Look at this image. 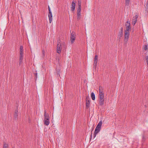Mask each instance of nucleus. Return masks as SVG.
<instances>
[{"instance_id":"nucleus-1","label":"nucleus","mask_w":148,"mask_h":148,"mask_svg":"<svg viewBox=\"0 0 148 148\" xmlns=\"http://www.w3.org/2000/svg\"><path fill=\"white\" fill-rule=\"evenodd\" d=\"M102 125V121H99L97 126H96L94 132V137L95 138L97 134L99 133L101 129V126Z\"/></svg>"},{"instance_id":"nucleus-2","label":"nucleus","mask_w":148,"mask_h":148,"mask_svg":"<svg viewBox=\"0 0 148 148\" xmlns=\"http://www.w3.org/2000/svg\"><path fill=\"white\" fill-rule=\"evenodd\" d=\"M130 36V32L128 31H125L124 38V43L126 44Z\"/></svg>"},{"instance_id":"nucleus-3","label":"nucleus","mask_w":148,"mask_h":148,"mask_svg":"<svg viewBox=\"0 0 148 148\" xmlns=\"http://www.w3.org/2000/svg\"><path fill=\"white\" fill-rule=\"evenodd\" d=\"M102 87L101 86L99 87V103L100 106H102Z\"/></svg>"},{"instance_id":"nucleus-4","label":"nucleus","mask_w":148,"mask_h":148,"mask_svg":"<svg viewBox=\"0 0 148 148\" xmlns=\"http://www.w3.org/2000/svg\"><path fill=\"white\" fill-rule=\"evenodd\" d=\"M48 10L49 11V13L48 14V17L49 18V23H51L52 21L53 18H52V13L50 10V8L49 6H48Z\"/></svg>"},{"instance_id":"nucleus-5","label":"nucleus","mask_w":148,"mask_h":148,"mask_svg":"<svg viewBox=\"0 0 148 148\" xmlns=\"http://www.w3.org/2000/svg\"><path fill=\"white\" fill-rule=\"evenodd\" d=\"M75 34L74 32H72L70 36V39L71 42L73 43L74 42L75 39Z\"/></svg>"},{"instance_id":"nucleus-6","label":"nucleus","mask_w":148,"mask_h":148,"mask_svg":"<svg viewBox=\"0 0 148 148\" xmlns=\"http://www.w3.org/2000/svg\"><path fill=\"white\" fill-rule=\"evenodd\" d=\"M125 26L126 27V30L125 31H128L131 29L130 24L129 21H127L125 23Z\"/></svg>"},{"instance_id":"nucleus-7","label":"nucleus","mask_w":148,"mask_h":148,"mask_svg":"<svg viewBox=\"0 0 148 148\" xmlns=\"http://www.w3.org/2000/svg\"><path fill=\"white\" fill-rule=\"evenodd\" d=\"M81 8H77V20H79L80 18Z\"/></svg>"},{"instance_id":"nucleus-8","label":"nucleus","mask_w":148,"mask_h":148,"mask_svg":"<svg viewBox=\"0 0 148 148\" xmlns=\"http://www.w3.org/2000/svg\"><path fill=\"white\" fill-rule=\"evenodd\" d=\"M138 18V15H136L134 16L133 17L132 19V25H135L137 21V19Z\"/></svg>"},{"instance_id":"nucleus-9","label":"nucleus","mask_w":148,"mask_h":148,"mask_svg":"<svg viewBox=\"0 0 148 148\" xmlns=\"http://www.w3.org/2000/svg\"><path fill=\"white\" fill-rule=\"evenodd\" d=\"M94 67H96L97 66V64L98 62V56L97 55H95V58L94 60Z\"/></svg>"},{"instance_id":"nucleus-10","label":"nucleus","mask_w":148,"mask_h":148,"mask_svg":"<svg viewBox=\"0 0 148 148\" xmlns=\"http://www.w3.org/2000/svg\"><path fill=\"white\" fill-rule=\"evenodd\" d=\"M44 119H46L47 120H50V117L48 113H47L46 110L44 111Z\"/></svg>"},{"instance_id":"nucleus-11","label":"nucleus","mask_w":148,"mask_h":148,"mask_svg":"<svg viewBox=\"0 0 148 148\" xmlns=\"http://www.w3.org/2000/svg\"><path fill=\"white\" fill-rule=\"evenodd\" d=\"M76 3L74 1H73L72 3L71 7V11L73 12L75 8Z\"/></svg>"},{"instance_id":"nucleus-12","label":"nucleus","mask_w":148,"mask_h":148,"mask_svg":"<svg viewBox=\"0 0 148 148\" xmlns=\"http://www.w3.org/2000/svg\"><path fill=\"white\" fill-rule=\"evenodd\" d=\"M90 99L88 97H86V108H88L90 106Z\"/></svg>"},{"instance_id":"nucleus-13","label":"nucleus","mask_w":148,"mask_h":148,"mask_svg":"<svg viewBox=\"0 0 148 148\" xmlns=\"http://www.w3.org/2000/svg\"><path fill=\"white\" fill-rule=\"evenodd\" d=\"M50 123V120H47L46 119H44V125L48 126Z\"/></svg>"},{"instance_id":"nucleus-14","label":"nucleus","mask_w":148,"mask_h":148,"mask_svg":"<svg viewBox=\"0 0 148 148\" xmlns=\"http://www.w3.org/2000/svg\"><path fill=\"white\" fill-rule=\"evenodd\" d=\"M18 116V111L17 110H16L14 112V118L15 119L17 118Z\"/></svg>"},{"instance_id":"nucleus-15","label":"nucleus","mask_w":148,"mask_h":148,"mask_svg":"<svg viewBox=\"0 0 148 148\" xmlns=\"http://www.w3.org/2000/svg\"><path fill=\"white\" fill-rule=\"evenodd\" d=\"M130 2V0H125V4L126 6H128Z\"/></svg>"},{"instance_id":"nucleus-16","label":"nucleus","mask_w":148,"mask_h":148,"mask_svg":"<svg viewBox=\"0 0 148 148\" xmlns=\"http://www.w3.org/2000/svg\"><path fill=\"white\" fill-rule=\"evenodd\" d=\"M91 97L92 99L93 100H94L95 99V96L93 92H92L91 93Z\"/></svg>"},{"instance_id":"nucleus-17","label":"nucleus","mask_w":148,"mask_h":148,"mask_svg":"<svg viewBox=\"0 0 148 148\" xmlns=\"http://www.w3.org/2000/svg\"><path fill=\"white\" fill-rule=\"evenodd\" d=\"M23 47L22 46H21L20 48V53H23Z\"/></svg>"},{"instance_id":"nucleus-18","label":"nucleus","mask_w":148,"mask_h":148,"mask_svg":"<svg viewBox=\"0 0 148 148\" xmlns=\"http://www.w3.org/2000/svg\"><path fill=\"white\" fill-rule=\"evenodd\" d=\"M81 2L80 1H78V8H81Z\"/></svg>"},{"instance_id":"nucleus-19","label":"nucleus","mask_w":148,"mask_h":148,"mask_svg":"<svg viewBox=\"0 0 148 148\" xmlns=\"http://www.w3.org/2000/svg\"><path fill=\"white\" fill-rule=\"evenodd\" d=\"M61 47H57V52L58 53H61Z\"/></svg>"},{"instance_id":"nucleus-20","label":"nucleus","mask_w":148,"mask_h":148,"mask_svg":"<svg viewBox=\"0 0 148 148\" xmlns=\"http://www.w3.org/2000/svg\"><path fill=\"white\" fill-rule=\"evenodd\" d=\"M8 144L5 143H4L3 148H8Z\"/></svg>"},{"instance_id":"nucleus-21","label":"nucleus","mask_w":148,"mask_h":148,"mask_svg":"<svg viewBox=\"0 0 148 148\" xmlns=\"http://www.w3.org/2000/svg\"><path fill=\"white\" fill-rule=\"evenodd\" d=\"M146 10L147 11V12H148V0L147 2V3L146 5Z\"/></svg>"},{"instance_id":"nucleus-22","label":"nucleus","mask_w":148,"mask_h":148,"mask_svg":"<svg viewBox=\"0 0 148 148\" xmlns=\"http://www.w3.org/2000/svg\"><path fill=\"white\" fill-rule=\"evenodd\" d=\"M61 44L60 42H58V43L57 47H61Z\"/></svg>"},{"instance_id":"nucleus-23","label":"nucleus","mask_w":148,"mask_h":148,"mask_svg":"<svg viewBox=\"0 0 148 148\" xmlns=\"http://www.w3.org/2000/svg\"><path fill=\"white\" fill-rule=\"evenodd\" d=\"M23 53H20V59H23Z\"/></svg>"},{"instance_id":"nucleus-24","label":"nucleus","mask_w":148,"mask_h":148,"mask_svg":"<svg viewBox=\"0 0 148 148\" xmlns=\"http://www.w3.org/2000/svg\"><path fill=\"white\" fill-rule=\"evenodd\" d=\"M123 28H121V32H120V34H120V36L121 37L122 36V35H123Z\"/></svg>"},{"instance_id":"nucleus-25","label":"nucleus","mask_w":148,"mask_h":148,"mask_svg":"<svg viewBox=\"0 0 148 148\" xmlns=\"http://www.w3.org/2000/svg\"><path fill=\"white\" fill-rule=\"evenodd\" d=\"M23 59L19 58V64H21L22 62Z\"/></svg>"},{"instance_id":"nucleus-26","label":"nucleus","mask_w":148,"mask_h":148,"mask_svg":"<svg viewBox=\"0 0 148 148\" xmlns=\"http://www.w3.org/2000/svg\"><path fill=\"white\" fill-rule=\"evenodd\" d=\"M147 45H145L144 47V49L145 50H147Z\"/></svg>"},{"instance_id":"nucleus-27","label":"nucleus","mask_w":148,"mask_h":148,"mask_svg":"<svg viewBox=\"0 0 148 148\" xmlns=\"http://www.w3.org/2000/svg\"><path fill=\"white\" fill-rule=\"evenodd\" d=\"M42 54L43 56H44L45 55V51L44 50H43L42 51Z\"/></svg>"},{"instance_id":"nucleus-28","label":"nucleus","mask_w":148,"mask_h":148,"mask_svg":"<svg viewBox=\"0 0 148 148\" xmlns=\"http://www.w3.org/2000/svg\"><path fill=\"white\" fill-rule=\"evenodd\" d=\"M92 134H91V136H90V138H92Z\"/></svg>"},{"instance_id":"nucleus-29","label":"nucleus","mask_w":148,"mask_h":148,"mask_svg":"<svg viewBox=\"0 0 148 148\" xmlns=\"http://www.w3.org/2000/svg\"><path fill=\"white\" fill-rule=\"evenodd\" d=\"M37 75V73H36V77Z\"/></svg>"},{"instance_id":"nucleus-30","label":"nucleus","mask_w":148,"mask_h":148,"mask_svg":"<svg viewBox=\"0 0 148 148\" xmlns=\"http://www.w3.org/2000/svg\"><path fill=\"white\" fill-rule=\"evenodd\" d=\"M102 97H103V94H102Z\"/></svg>"}]
</instances>
